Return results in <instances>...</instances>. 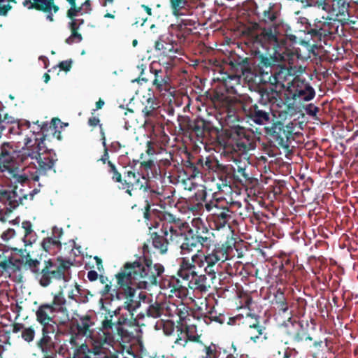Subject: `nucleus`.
<instances>
[{"label":"nucleus","instance_id":"nucleus-63","mask_svg":"<svg viewBox=\"0 0 358 358\" xmlns=\"http://www.w3.org/2000/svg\"><path fill=\"white\" fill-rule=\"evenodd\" d=\"M188 208L193 213L200 214L201 212L203 210V205L201 202H197L196 203H190Z\"/></svg>","mask_w":358,"mask_h":358},{"label":"nucleus","instance_id":"nucleus-42","mask_svg":"<svg viewBox=\"0 0 358 358\" xmlns=\"http://www.w3.org/2000/svg\"><path fill=\"white\" fill-rule=\"evenodd\" d=\"M36 346L45 355L52 354L55 350V343L52 341L50 336H41V338L37 341Z\"/></svg>","mask_w":358,"mask_h":358},{"label":"nucleus","instance_id":"nucleus-43","mask_svg":"<svg viewBox=\"0 0 358 358\" xmlns=\"http://www.w3.org/2000/svg\"><path fill=\"white\" fill-rule=\"evenodd\" d=\"M244 104V99L242 100V101H230L228 102L227 103V117L228 118H231L232 121H234V120H238V113L240 111V110H242V106H241L240 105H243Z\"/></svg>","mask_w":358,"mask_h":358},{"label":"nucleus","instance_id":"nucleus-44","mask_svg":"<svg viewBox=\"0 0 358 358\" xmlns=\"http://www.w3.org/2000/svg\"><path fill=\"white\" fill-rule=\"evenodd\" d=\"M69 27L71 29V34L68 37L65 42L68 44H72L73 43H79L83 40L81 34L78 32V26L77 25L76 21H71L69 23Z\"/></svg>","mask_w":358,"mask_h":358},{"label":"nucleus","instance_id":"nucleus-55","mask_svg":"<svg viewBox=\"0 0 358 358\" xmlns=\"http://www.w3.org/2000/svg\"><path fill=\"white\" fill-rule=\"evenodd\" d=\"M170 3L174 14H176V13L185 7L187 1V0H170Z\"/></svg>","mask_w":358,"mask_h":358},{"label":"nucleus","instance_id":"nucleus-28","mask_svg":"<svg viewBox=\"0 0 358 358\" xmlns=\"http://www.w3.org/2000/svg\"><path fill=\"white\" fill-rule=\"evenodd\" d=\"M22 189L19 190L15 188L12 191H3L1 193V198L6 199L8 202V206L11 208H15L20 204H22L24 199H27L28 195L22 192Z\"/></svg>","mask_w":358,"mask_h":358},{"label":"nucleus","instance_id":"nucleus-26","mask_svg":"<svg viewBox=\"0 0 358 358\" xmlns=\"http://www.w3.org/2000/svg\"><path fill=\"white\" fill-rule=\"evenodd\" d=\"M286 324V334L294 343H301L306 336V328L304 327L302 321L292 320L291 317L288 320Z\"/></svg>","mask_w":358,"mask_h":358},{"label":"nucleus","instance_id":"nucleus-21","mask_svg":"<svg viewBox=\"0 0 358 358\" xmlns=\"http://www.w3.org/2000/svg\"><path fill=\"white\" fill-rule=\"evenodd\" d=\"M240 318L241 325L248 329V331L255 329L257 331V336L250 335V340L251 341L255 343H257L262 335H264V340L267 338L266 336V334L265 333L266 328L260 324L259 315L248 312L245 315L240 314Z\"/></svg>","mask_w":358,"mask_h":358},{"label":"nucleus","instance_id":"nucleus-16","mask_svg":"<svg viewBox=\"0 0 358 358\" xmlns=\"http://www.w3.org/2000/svg\"><path fill=\"white\" fill-rule=\"evenodd\" d=\"M201 234H208V229L206 227L202 226L201 228L198 227L195 234L192 229L188 231L180 246V254L185 255L194 250H196L197 252L198 250H201L202 248L210 245L211 242L210 237L203 236Z\"/></svg>","mask_w":358,"mask_h":358},{"label":"nucleus","instance_id":"nucleus-47","mask_svg":"<svg viewBox=\"0 0 358 358\" xmlns=\"http://www.w3.org/2000/svg\"><path fill=\"white\" fill-rule=\"evenodd\" d=\"M108 172L111 175V180L114 182H122V174L117 170L116 166L111 162H108Z\"/></svg>","mask_w":358,"mask_h":358},{"label":"nucleus","instance_id":"nucleus-12","mask_svg":"<svg viewBox=\"0 0 358 358\" xmlns=\"http://www.w3.org/2000/svg\"><path fill=\"white\" fill-rule=\"evenodd\" d=\"M180 129L191 135H194L196 141L203 143L213 133L217 132V129L209 121L197 117L191 120L188 116H179Z\"/></svg>","mask_w":358,"mask_h":358},{"label":"nucleus","instance_id":"nucleus-27","mask_svg":"<svg viewBox=\"0 0 358 358\" xmlns=\"http://www.w3.org/2000/svg\"><path fill=\"white\" fill-rule=\"evenodd\" d=\"M156 50L162 51V54L170 57H175V54H180L181 49L178 43L169 38L166 39L160 37L155 43Z\"/></svg>","mask_w":358,"mask_h":358},{"label":"nucleus","instance_id":"nucleus-33","mask_svg":"<svg viewBox=\"0 0 358 358\" xmlns=\"http://www.w3.org/2000/svg\"><path fill=\"white\" fill-rule=\"evenodd\" d=\"M177 275L185 280H189L192 276L196 275L194 264L188 257H182L179 260V268Z\"/></svg>","mask_w":358,"mask_h":358},{"label":"nucleus","instance_id":"nucleus-20","mask_svg":"<svg viewBox=\"0 0 358 358\" xmlns=\"http://www.w3.org/2000/svg\"><path fill=\"white\" fill-rule=\"evenodd\" d=\"M157 63H152L150 66V73L154 78L152 81V86L155 90L165 95L171 89V78L166 69H158Z\"/></svg>","mask_w":358,"mask_h":358},{"label":"nucleus","instance_id":"nucleus-11","mask_svg":"<svg viewBox=\"0 0 358 358\" xmlns=\"http://www.w3.org/2000/svg\"><path fill=\"white\" fill-rule=\"evenodd\" d=\"M205 208L209 213L207 220L217 230L229 227L235 222L236 214L227 206H222L218 200H213L205 203Z\"/></svg>","mask_w":358,"mask_h":358},{"label":"nucleus","instance_id":"nucleus-31","mask_svg":"<svg viewBox=\"0 0 358 358\" xmlns=\"http://www.w3.org/2000/svg\"><path fill=\"white\" fill-rule=\"evenodd\" d=\"M273 86L259 89V103L269 106V104L275 103L280 99V92L277 90V87H275L274 88Z\"/></svg>","mask_w":358,"mask_h":358},{"label":"nucleus","instance_id":"nucleus-6","mask_svg":"<svg viewBox=\"0 0 358 358\" xmlns=\"http://www.w3.org/2000/svg\"><path fill=\"white\" fill-rule=\"evenodd\" d=\"M41 262L32 259L29 254L26 257L25 266L34 274L35 278L43 287L49 286L52 280L69 281L71 278V267L73 263L62 257L55 259H49L44 261L43 266L40 268Z\"/></svg>","mask_w":358,"mask_h":358},{"label":"nucleus","instance_id":"nucleus-7","mask_svg":"<svg viewBox=\"0 0 358 358\" xmlns=\"http://www.w3.org/2000/svg\"><path fill=\"white\" fill-rule=\"evenodd\" d=\"M71 308L62 290L54 294L51 303H41L36 311V320L40 324H54L65 326L70 321Z\"/></svg>","mask_w":358,"mask_h":358},{"label":"nucleus","instance_id":"nucleus-50","mask_svg":"<svg viewBox=\"0 0 358 358\" xmlns=\"http://www.w3.org/2000/svg\"><path fill=\"white\" fill-rule=\"evenodd\" d=\"M22 227L24 230V242L26 245L31 244V241L30 240V238L29 239L28 237L29 236H31L34 234V231L32 229V224L30 221H24L22 223Z\"/></svg>","mask_w":358,"mask_h":358},{"label":"nucleus","instance_id":"nucleus-35","mask_svg":"<svg viewBox=\"0 0 358 358\" xmlns=\"http://www.w3.org/2000/svg\"><path fill=\"white\" fill-rule=\"evenodd\" d=\"M52 236L47 237L42 241V247L45 251L50 252V250L54 249H60L62 243L60 241V237L62 235V230H58L55 228L52 231Z\"/></svg>","mask_w":358,"mask_h":358},{"label":"nucleus","instance_id":"nucleus-61","mask_svg":"<svg viewBox=\"0 0 358 358\" xmlns=\"http://www.w3.org/2000/svg\"><path fill=\"white\" fill-rule=\"evenodd\" d=\"M310 38L311 37L310 36ZM310 39L314 42V43L310 44L309 41H302L301 44L306 45L308 48L309 52L312 53L314 56H316L317 55L316 50H318L319 48V45L316 43H317L318 41H315L312 38ZM321 41H320V42Z\"/></svg>","mask_w":358,"mask_h":358},{"label":"nucleus","instance_id":"nucleus-22","mask_svg":"<svg viewBox=\"0 0 358 358\" xmlns=\"http://www.w3.org/2000/svg\"><path fill=\"white\" fill-rule=\"evenodd\" d=\"M146 180L144 177L141 178L138 173L131 170L125 171L123 173L122 181L120 182L121 185L120 189L125 190L127 194L132 196L134 192L138 189H141L144 187Z\"/></svg>","mask_w":358,"mask_h":358},{"label":"nucleus","instance_id":"nucleus-51","mask_svg":"<svg viewBox=\"0 0 358 358\" xmlns=\"http://www.w3.org/2000/svg\"><path fill=\"white\" fill-rule=\"evenodd\" d=\"M22 338L27 343H31L35 337V329L32 326L24 327L21 333Z\"/></svg>","mask_w":358,"mask_h":358},{"label":"nucleus","instance_id":"nucleus-39","mask_svg":"<svg viewBox=\"0 0 358 358\" xmlns=\"http://www.w3.org/2000/svg\"><path fill=\"white\" fill-rule=\"evenodd\" d=\"M198 165V157H194L192 159L189 158L188 159L184 161V172L189 179L199 178Z\"/></svg>","mask_w":358,"mask_h":358},{"label":"nucleus","instance_id":"nucleus-5","mask_svg":"<svg viewBox=\"0 0 358 358\" xmlns=\"http://www.w3.org/2000/svg\"><path fill=\"white\" fill-rule=\"evenodd\" d=\"M46 141H50L48 134H43L37 145L33 148H27L22 155L23 159L28 163L24 169V179L27 180L29 177L31 180L36 182L39 180L40 176H47L49 171L56 173L55 166L58 159L55 150L46 145Z\"/></svg>","mask_w":358,"mask_h":358},{"label":"nucleus","instance_id":"nucleus-29","mask_svg":"<svg viewBox=\"0 0 358 358\" xmlns=\"http://www.w3.org/2000/svg\"><path fill=\"white\" fill-rule=\"evenodd\" d=\"M229 64L231 71L241 72L242 75L251 74L250 60L248 57L242 58L238 55L229 57Z\"/></svg>","mask_w":358,"mask_h":358},{"label":"nucleus","instance_id":"nucleus-36","mask_svg":"<svg viewBox=\"0 0 358 358\" xmlns=\"http://www.w3.org/2000/svg\"><path fill=\"white\" fill-rule=\"evenodd\" d=\"M198 169H199V178H201L203 174H206L207 171H213L215 172L220 164L217 160L206 157L203 159L202 157H198Z\"/></svg>","mask_w":358,"mask_h":358},{"label":"nucleus","instance_id":"nucleus-19","mask_svg":"<svg viewBox=\"0 0 358 358\" xmlns=\"http://www.w3.org/2000/svg\"><path fill=\"white\" fill-rule=\"evenodd\" d=\"M292 68L290 66L278 64L271 70L269 83L275 87L287 88L289 82L294 78Z\"/></svg>","mask_w":358,"mask_h":358},{"label":"nucleus","instance_id":"nucleus-41","mask_svg":"<svg viewBox=\"0 0 358 358\" xmlns=\"http://www.w3.org/2000/svg\"><path fill=\"white\" fill-rule=\"evenodd\" d=\"M143 186L141 189L147 194L151 202L157 203L162 200V196H163L164 199L166 198L165 196H163V189H155L153 186L148 183V180H146Z\"/></svg>","mask_w":358,"mask_h":358},{"label":"nucleus","instance_id":"nucleus-8","mask_svg":"<svg viewBox=\"0 0 358 358\" xmlns=\"http://www.w3.org/2000/svg\"><path fill=\"white\" fill-rule=\"evenodd\" d=\"M122 308V305L114 310L105 309L106 312L102 320V331H104L102 332V336L104 337L103 341H109L113 344L115 341L128 339L131 337V334L124 327L127 318L120 315Z\"/></svg>","mask_w":358,"mask_h":358},{"label":"nucleus","instance_id":"nucleus-3","mask_svg":"<svg viewBox=\"0 0 358 358\" xmlns=\"http://www.w3.org/2000/svg\"><path fill=\"white\" fill-rule=\"evenodd\" d=\"M256 28L259 29V33H252L250 36L254 48L271 50L275 57L287 62L289 64H292L295 58H299L297 49L287 43V39L294 42L296 41V36L287 23Z\"/></svg>","mask_w":358,"mask_h":358},{"label":"nucleus","instance_id":"nucleus-25","mask_svg":"<svg viewBox=\"0 0 358 358\" xmlns=\"http://www.w3.org/2000/svg\"><path fill=\"white\" fill-rule=\"evenodd\" d=\"M233 171H234V169L231 164L219 165V167L215 171L218 178V182L216 183L218 191L224 192V187L231 188V185L234 183Z\"/></svg>","mask_w":358,"mask_h":358},{"label":"nucleus","instance_id":"nucleus-60","mask_svg":"<svg viewBox=\"0 0 358 358\" xmlns=\"http://www.w3.org/2000/svg\"><path fill=\"white\" fill-rule=\"evenodd\" d=\"M304 110L309 116L316 117L317 113L319 112L320 108L317 106H315L314 104L310 103L304 107Z\"/></svg>","mask_w":358,"mask_h":358},{"label":"nucleus","instance_id":"nucleus-4","mask_svg":"<svg viewBox=\"0 0 358 358\" xmlns=\"http://www.w3.org/2000/svg\"><path fill=\"white\" fill-rule=\"evenodd\" d=\"M144 207L143 217L149 227L150 238L148 242H152V246L159 253L164 255L168 250L169 242L173 241V236L178 235V228L181 220L174 215L166 211H160L156 209L151 210L150 202L146 200Z\"/></svg>","mask_w":358,"mask_h":358},{"label":"nucleus","instance_id":"nucleus-54","mask_svg":"<svg viewBox=\"0 0 358 358\" xmlns=\"http://www.w3.org/2000/svg\"><path fill=\"white\" fill-rule=\"evenodd\" d=\"M99 280L101 282V283L102 284H105L104 287H103L102 289L100 290V294L102 296H106L107 294H108L110 292L111 293H113V289H111V285L110 283V284H108L107 282L108 281V278L107 277H105L102 275H100L99 277Z\"/></svg>","mask_w":358,"mask_h":358},{"label":"nucleus","instance_id":"nucleus-14","mask_svg":"<svg viewBox=\"0 0 358 358\" xmlns=\"http://www.w3.org/2000/svg\"><path fill=\"white\" fill-rule=\"evenodd\" d=\"M287 97L293 100V103L301 102V101H309L315 96V91L310 83L305 78L301 76H296L287 86Z\"/></svg>","mask_w":358,"mask_h":358},{"label":"nucleus","instance_id":"nucleus-30","mask_svg":"<svg viewBox=\"0 0 358 358\" xmlns=\"http://www.w3.org/2000/svg\"><path fill=\"white\" fill-rule=\"evenodd\" d=\"M234 163L235 164L232 165V167L234 169V171L232 173L234 183L244 185L250 182L251 178L246 171L248 166L245 162L234 160Z\"/></svg>","mask_w":358,"mask_h":358},{"label":"nucleus","instance_id":"nucleus-46","mask_svg":"<svg viewBox=\"0 0 358 358\" xmlns=\"http://www.w3.org/2000/svg\"><path fill=\"white\" fill-rule=\"evenodd\" d=\"M158 107L159 106L156 99L150 97L147 99V105L145 106L142 112L145 117H151L154 115V113Z\"/></svg>","mask_w":358,"mask_h":358},{"label":"nucleus","instance_id":"nucleus-53","mask_svg":"<svg viewBox=\"0 0 358 358\" xmlns=\"http://www.w3.org/2000/svg\"><path fill=\"white\" fill-rule=\"evenodd\" d=\"M71 8L67 10L66 15L67 17L71 20V21H76L75 17L77 16L79 13H81L83 6H77L76 3L71 4Z\"/></svg>","mask_w":358,"mask_h":358},{"label":"nucleus","instance_id":"nucleus-2","mask_svg":"<svg viewBox=\"0 0 358 358\" xmlns=\"http://www.w3.org/2000/svg\"><path fill=\"white\" fill-rule=\"evenodd\" d=\"M324 10L327 15L315 18L312 22H306L305 33L315 41L334 40L345 36V23L354 17L348 0H316L313 4Z\"/></svg>","mask_w":358,"mask_h":358},{"label":"nucleus","instance_id":"nucleus-24","mask_svg":"<svg viewBox=\"0 0 358 358\" xmlns=\"http://www.w3.org/2000/svg\"><path fill=\"white\" fill-rule=\"evenodd\" d=\"M259 23H255L253 27H264L285 22L279 20L280 11L277 9L274 3H269L268 8L264 9L262 13H258Z\"/></svg>","mask_w":358,"mask_h":358},{"label":"nucleus","instance_id":"nucleus-37","mask_svg":"<svg viewBox=\"0 0 358 358\" xmlns=\"http://www.w3.org/2000/svg\"><path fill=\"white\" fill-rule=\"evenodd\" d=\"M255 52L256 55H259V65L262 67H270L271 70H273V69L276 66L275 64L276 62H284V60L275 57L273 52L272 54L269 53L268 56H267L266 54L262 52L259 48H255ZM285 62H287L285 61Z\"/></svg>","mask_w":358,"mask_h":358},{"label":"nucleus","instance_id":"nucleus-9","mask_svg":"<svg viewBox=\"0 0 358 358\" xmlns=\"http://www.w3.org/2000/svg\"><path fill=\"white\" fill-rule=\"evenodd\" d=\"M122 308V305L114 310L105 309L106 312L102 320V331H104L102 332V336L104 337L103 341H109L113 344L115 341L128 339L131 337V334L124 327L127 318L120 315Z\"/></svg>","mask_w":358,"mask_h":358},{"label":"nucleus","instance_id":"nucleus-10","mask_svg":"<svg viewBox=\"0 0 358 358\" xmlns=\"http://www.w3.org/2000/svg\"><path fill=\"white\" fill-rule=\"evenodd\" d=\"M77 315V319L71 320L72 324L76 327L77 330L76 335L86 337L88 342L93 345L95 353L99 352L104 345H112L110 341H103L104 337L102 336V332L104 331H102V324L98 329H93L92 327L95 322L92 315L88 314Z\"/></svg>","mask_w":358,"mask_h":358},{"label":"nucleus","instance_id":"nucleus-64","mask_svg":"<svg viewBox=\"0 0 358 358\" xmlns=\"http://www.w3.org/2000/svg\"><path fill=\"white\" fill-rule=\"evenodd\" d=\"M42 327V336H50V333H54V327L49 324H41Z\"/></svg>","mask_w":358,"mask_h":358},{"label":"nucleus","instance_id":"nucleus-23","mask_svg":"<svg viewBox=\"0 0 358 358\" xmlns=\"http://www.w3.org/2000/svg\"><path fill=\"white\" fill-rule=\"evenodd\" d=\"M177 331L180 332L175 341V344L182 348H186L188 342H193L203 345L201 341V335L197 332L196 325L185 324L184 329L181 327H177Z\"/></svg>","mask_w":358,"mask_h":358},{"label":"nucleus","instance_id":"nucleus-15","mask_svg":"<svg viewBox=\"0 0 358 358\" xmlns=\"http://www.w3.org/2000/svg\"><path fill=\"white\" fill-rule=\"evenodd\" d=\"M293 124H285L280 121L273 123L270 128L266 129V134L270 142L275 146L288 149L294 140Z\"/></svg>","mask_w":358,"mask_h":358},{"label":"nucleus","instance_id":"nucleus-1","mask_svg":"<svg viewBox=\"0 0 358 358\" xmlns=\"http://www.w3.org/2000/svg\"><path fill=\"white\" fill-rule=\"evenodd\" d=\"M143 257L134 262H126L120 271L115 275L117 280L116 287L110 293L112 300H124L122 307L131 315L141 305L135 300L136 289H148L157 283V278L164 271V267L159 263L153 264L152 260L147 257L150 253L149 245L145 243L143 246Z\"/></svg>","mask_w":358,"mask_h":358},{"label":"nucleus","instance_id":"nucleus-18","mask_svg":"<svg viewBox=\"0 0 358 358\" xmlns=\"http://www.w3.org/2000/svg\"><path fill=\"white\" fill-rule=\"evenodd\" d=\"M227 143L234 151L246 153L252 147V135L245 128L237 127L230 131Z\"/></svg>","mask_w":358,"mask_h":358},{"label":"nucleus","instance_id":"nucleus-40","mask_svg":"<svg viewBox=\"0 0 358 358\" xmlns=\"http://www.w3.org/2000/svg\"><path fill=\"white\" fill-rule=\"evenodd\" d=\"M273 303L279 311L284 313L287 312L289 309L288 303L281 288H278L274 293Z\"/></svg>","mask_w":358,"mask_h":358},{"label":"nucleus","instance_id":"nucleus-48","mask_svg":"<svg viewBox=\"0 0 358 358\" xmlns=\"http://www.w3.org/2000/svg\"><path fill=\"white\" fill-rule=\"evenodd\" d=\"M205 254L201 250H198V252L193 255L190 259L192 264H194L195 269L198 268H204L206 266V261L203 260Z\"/></svg>","mask_w":358,"mask_h":358},{"label":"nucleus","instance_id":"nucleus-45","mask_svg":"<svg viewBox=\"0 0 358 358\" xmlns=\"http://www.w3.org/2000/svg\"><path fill=\"white\" fill-rule=\"evenodd\" d=\"M164 312L163 304L155 301L151 303L147 309V315L153 318L159 317Z\"/></svg>","mask_w":358,"mask_h":358},{"label":"nucleus","instance_id":"nucleus-58","mask_svg":"<svg viewBox=\"0 0 358 358\" xmlns=\"http://www.w3.org/2000/svg\"><path fill=\"white\" fill-rule=\"evenodd\" d=\"M80 285L76 283L75 288L69 292L68 298L75 301L76 303H79L78 296L80 294Z\"/></svg>","mask_w":358,"mask_h":358},{"label":"nucleus","instance_id":"nucleus-17","mask_svg":"<svg viewBox=\"0 0 358 358\" xmlns=\"http://www.w3.org/2000/svg\"><path fill=\"white\" fill-rule=\"evenodd\" d=\"M240 106L243 114L255 124L263 125L270 121V106L255 103L250 96L244 97V104Z\"/></svg>","mask_w":358,"mask_h":358},{"label":"nucleus","instance_id":"nucleus-57","mask_svg":"<svg viewBox=\"0 0 358 358\" xmlns=\"http://www.w3.org/2000/svg\"><path fill=\"white\" fill-rule=\"evenodd\" d=\"M352 17H350L347 23H345V37L347 36V32L350 34L354 31V29L358 28V23L355 20H352ZM342 38H345V36H343Z\"/></svg>","mask_w":358,"mask_h":358},{"label":"nucleus","instance_id":"nucleus-13","mask_svg":"<svg viewBox=\"0 0 358 358\" xmlns=\"http://www.w3.org/2000/svg\"><path fill=\"white\" fill-rule=\"evenodd\" d=\"M239 242L234 236L227 237V240L222 245H217L210 252L205 254L203 260L206 261V266H217L220 262L224 263L230 257L234 256V250L238 251Z\"/></svg>","mask_w":358,"mask_h":358},{"label":"nucleus","instance_id":"nucleus-52","mask_svg":"<svg viewBox=\"0 0 358 358\" xmlns=\"http://www.w3.org/2000/svg\"><path fill=\"white\" fill-rule=\"evenodd\" d=\"M206 358H217L220 355V352L217 350L216 345L211 343L207 346L203 344Z\"/></svg>","mask_w":358,"mask_h":358},{"label":"nucleus","instance_id":"nucleus-56","mask_svg":"<svg viewBox=\"0 0 358 358\" xmlns=\"http://www.w3.org/2000/svg\"><path fill=\"white\" fill-rule=\"evenodd\" d=\"M50 0H45V3H48V2ZM50 2H52V3H50L49 5L48 11H43V12L47 13V19L48 20H50V22H53L54 18H53V15H52V10H53V12L55 13H56L59 10V6L55 4L54 0L50 1Z\"/></svg>","mask_w":358,"mask_h":358},{"label":"nucleus","instance_id":"nucleus-62","mask_svg":"<svg viewBox=\"0 0 358 358\" xmlns=\"http://www.w3.org/2000/svg\"><path fill=\"white\" fill-rule=\"evenodd\" d=\"M236 266H240L238 262H235L233 266L229 263H227L226 265L224 266V269L227 273L229 274V275H236L238 270V268L236 267Z\"/></svg>","mask_w":358,"mask_h":358},{"label":"nucleus","instance_id":"nucleus-59","mask_svg":"<svg viewBox=\"0 0 358 358\" xmlns=\"http://www.w3.org/2000/svg\"><path fill=\"white\" fill-rule=\"evenodd\" d=\"M204 271L206 274L210 276L211 280H213L216 278V273L219 271V266H206Z\"/></svg>","mask_w":358,"mask_h":358},{"label":"nucleus","instance_id":"nucleus-32","mask_svg":"<svg viewBox=\"0 0 358 358\" xmlns=\"http://www.w3.org/2000/svg\"><path fill=\"white\" fill-rule=\"evenodd\" d=\"M220 76L217 79L222 81L227 87L230 88H233L234 85H238L241 77H244L249 80H252V76L249 78V74L242 75L241 72L238 71H232L231 73L221 71Z\"/></svg>","mask_w":358,"mask_h":358},{"label":"nucleus","instance_id":"nucleus-38","mask_svg":"<svg viewBox=\"0 0 358 358\" xmlns=\"http://www.w3.org/2000/svg\"><path fill=\"white\" fill-rule=\"evenodd\" d=\"M188 281V286L192 289H196L200 292H206L208 290V287L210 285H206L207 278L206 274L198 275L196 273V275L192 276Z\"/></svg>","mask_w":358,"mask_h":358},{"label":"nucleus","instance_id":"nucleus-34","mask_svg":"<svg viewBox=\"0 0 358 358\" xmlns=\"http://www.w3.org/2000/svg\"><path fill=\"white\" fill-rule=\"evenodd\" d=\"M7 250L6 246L0 243V251L6 252ZM22 262L20 259H15L13 256H10L0 262V268L6 272L15 273L20 270Z\"/></svg>","mask_w":358,"mask_h":358},{"label":"nucleus","instance_id":"nucleus-49","mask_svg":"<svg viewBox=\"0 0 358 358\" xmlns=\"http://www.w3.org/2000/svg\"><path fill=\"white\" fill-rule=\"evenodd\" d=\"M62 124V122H61L60 119H59L58 117H54L52 119L50 124H43L41 130L43 133L45 131L48 132L49 131H50V132H52L55 130H57L58 125Z\"/></svg>","mask_w":358,"mask_h":358}]
</instances>
